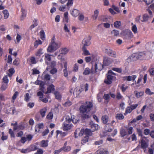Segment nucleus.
<instances>
[{
    "label": "nucleus",
    "mask_w": 154,
    "mask_h": 154,
    "mask_svg": "<svg viewBox=\"0 0 154 154\" xmlns=\"http://www.w3.org/2000/svg\"><path fill=\"white\" fill-rule=\"evenodd\" d=\"M93 106V103L89 101H86L80 106L79 110L82 114V117L84 119H88L91 117L90 111Z\"/></svg>",
    "instance_id": "nucleus-1"
},
{
    "label": "nucleus",
    "mask_w": 154,
    "mask_h": 154,
    "mask_svg": "<svg viewBox=\"0 0 154 154\" xmlns=\"http://www.w3.org/2000/svg\"><path fill=\"white\" fill-rule=\"evenodd\" d=\"M61 45V43L59 41L51 42L47 48V51L48 52H53L60 48Z\"/></svg>",
    "instance_id": "nucleus-2"
},
{
    "label": "nucleus",
    "mask_w": 154,
    "mask_h": 154,
    "mask_svg": "<svg viewBox=\"0 0 154 154\" xmlns=\"http://www.w3.org/2000/svg\"><path fill=\"white\" fill-rule=\"evenodd\" d=\"M113 75H115V74L113 73L112 71H109L108 72L106 79L104 80V83L108 85L111 84L114 77Z\"/></svg>",
    "instance_id": "nucleus-3"
},
{
    "label": "nucleus",
    "mask_w": 154,
    "mask_h": 154,
    "mask_svg": "<svg viewBox=\"0 0 154 154\" xmlns=\"http://www.w3.org/2000/svg\"><path fill=\"white\" fill-rule=\"evenodd\" d=\"M141 147L142 149H146L148 146L149 140L147 139V137H143L141 138Z\"/></svg>",
    "instance_id": "nucleus-4"
},
{
    "label": "nucleus",
    "mask_w": 154,
    "mask_h": 154,
    "mask_svg": "<svg viewBox=\"0 0 154 154\" xmlns=\"http://www.w3.org/2000/svg\"><path fill=\"white\" fill-rule=\"evenodd\" d=\"M101 65L100 63H95L94 65L92 66V68L91 69V72L92 73H94L97 72V70H101Z\"/></svg>",
    "instance_id": "nucleus-5"
},
{
    "label": "nucleus",
    "mask_w": 154,
    "mask_h": 154,
    "mask_svg": "<svg viewBox=\"0 0 154 154\" xmlns=\"http://www.w3.org/2000/svg\"><path fill=\"white\" fill-rule=\"evenodd\" d=\"M91 37L89 36L86 37L84 38L82 41V44L83 45V47H86L87 46H89L91 44L90 40Z\"/></svg>",
    "instance_id": "nucleus-6"
},
{
    "label": "nucleus",
    "mask_w": 154,
    "mask_h": 154,
    "mask_svg": "<svg viewBox=\"0 0 154 154\" xmlns=\"http://www.w3.org/2000/svg\"><path fill=\"white\" fill-rule=\"evenodd\" d=\"M112 60L107 57H103V63L104 66H108L112 62Z\"/></svg>",
    "instance_id": "nucleus-7"
},
{
    "label": "nucleus",
    "mask_w": 154,
    "mask_h": 154,
    "mask_svg": "<svg viewBox=\"0 0 154 154\" xmlns=\"http://www.w3.org/2000/svg\"><path fill=\"white\" fill-rule=\"evenodd\" d=\"M152 17V16H149L148 14H145L143 15L142 20H141V22H146L149 19Z\"/></svg>",
    "instance_id": "nucleus-8"
},
{
    "label": "nucleus",
    "mask_w": 154,
    "mask_h": 154,
    "mask_svg": "<svg viewBox=\"0 0 154 154\" xmlns=\"http://www.w3.org/2000/svg\"><path fill=\"white\" fill-rule=\"evenodd\" d=\"M78 133L79 135V136H82L84 134V129H81V130L79 131V129H77L74 132V134L75 136V137L77 138L76 135H77Z\"/></svg>",
    "instance_id": "nucleus-9"
},
{
    "label": "nucleus",
    "mask_w": 154,
    "mask_h": 154,
    "mask_svg": "<svg viewBox=\"0 0 154 154\" xmlns=\"http://www.w3.org/2000/svg\"><path fill=\"white\" fill-rule=\"evenodd\" d=\"M80 14V12L78 10L74 9L71 11V15L74 17H77Z\"/></svg>",
    "instance_id": "nucleus-10"
},
{
    "label": "nucleus",
    "mask_w": 154,
    "mask_h": 154,
    "mask_svg": "<svg viewBox=\"0 0 154 154\" xmlns=\"http://www.w3.org/2000/svg\"><path fill=\"white\" fill-rule=\"evenodd\" d=\"M63 125V129L64 131H66L70 130L72 127L71 124H68L66 123H64Z\"/></svg>",
    "instance_id": "nucleus-11"
},
{
    "label": "nucleus",
    "mask_w": 154,
    "mask_h": 154,
    "mask_svg": "<svg viewBox=\"0 0 154 154\" xmlns=\"http://www.w3.org/2000/svg\"><path fill=\"white\" fill-rule=\"evenodd\" d=\"M101 120L104 124H106L109 120V117L107 115L103 116L102 117Z\"/></svg>",
    "instance_id": "nucleus-12"
},
{
    "label": "nucleus",
    "mask_w": 154,
    "mask_h": 154,
    "mask_svg": "<svg viewBox=\"0 0 154 154\" xmlns=\"http://www.w3.org/2000/svg\"><path fill=\"white\" fill-rule=\"evenodd\" d=\"M21 11L22 12V15L20 17V20H23L26 16V12L25 9L23 8H21Z\"/></svg>",
    "instance_id": "nucleus-13"
},
{
    "label": "nucleus",
    "mask_w": 154,
    "mask_h": 154,
    "mask_svg": "<svg viewBox=\"0 0 154 154\" xmlns=\"http://www.w3.org/2000/svg\"><path fill=\"white\" fill-rule=\"evenodd\" d=\"M99 13L98 10H95L94 11V14L92 16V18L94 20H96L98 16Z\"/></svg>",
    "instance_id": "nucleus-14"
},
{
    "label": "nucleus",
    "mask_w": 154,
    "mask_h": 154,
    "mask_svg": "<svg viewBox=\"0 0 154 154\" xmlns=\"http://www.w3.org/2000/svg\"><path fill=\"white\" fill-rule=\"evenodd\" d=\"M54 86L52 84L50 85L48 87L47 91L45 94H47L51 93V91L54 90Z\"/></svg>",
    "instance_id": "nucleus-15"
},
{
    "label": "nucleus",
    "mask_w": 154,
    "mask_h": 154,
    "mask_svg": "<svg viewBox=\"0 0 154 154\" xmlns=\"http://www.w3.org/2000/svg\"><path fill=\"white\" fill-rule=\"evenodd\" d=\"M68 49L66 48H62L60 49V54H66L69 51Z\"/></svg>",
    "instance_id": "nucleus-16"
},
{
    "label": "nucleus",
    "mask_w": 154,
    "mask_h": 154,
    "mask_svg": "<svg viewBox=\"0 0 154 154\" xmlns=\"http://www.w3.org/2000/svg\"><path fill=\"white\" fill-rule=\"evenodd\" d=\"M90 125L91 127V131H94L98 129V125L95 124H94L91 123Z\"/></svg>",
    "instance_id": "nucleus-17"
},
{
    "label": "nucleus",
    "mask_w": 154,
    "mask_h": 154,
    "mask_svg": "<svg viewBox=\"0 0 154 154\" xmlns=\"http://www.w3.org/2000/svg\"><path fill=\"white\" fill-rule=\"evenodd\" d=\"M44 127V125L43 123H40L38 125H37L35 127V131H38V132L40 131V129Z\"/></svg>",
    "instance_id": "nucleus-18"
},
{
    "label": "nucleus",
    "mask_w": 154,
    "mask_h": 154,
    "mask_svg": "<svg viewBox=\"0 0 154 154\" xmlns=\"http://www.w3.org/2000/svg\"><path fill=\"white\" fill-rule=\"evenodd\" d=\"M82 91V90H81L80 89H79L78 91L77 88H75L73 92V94L74 96H75L76 97H77L79 95L80 93Z\"/></svg>",
    "instance_id": "nucleus-19"
},
{
    "label": "nucleus",
    "mask_w": 154,
    "mask_h": 154,
    "mask_svg": "<svg viewBox=\"0 0 154 154\" xmlns=\"http://www.w3.org/2000/svg\"><path fill=\"white\" fill-rule=\"evenodd\" d=\"M96 154H109L108 152L106 150L102 149L98 150Z\"/></svg>",
    "instance_id": "nucleus-20"
},
{
    "label": "nucleus",
    "mask_w": 154,
    "mask_h": 154,
    "mask_svg": "<svg viewBox=\"0 0 154 154\" xmlns=\"http://www.w3.org/2000/svg\"><path fill=\"white\" fill-rule=\"evenodd\" d=\"M82 50L84 54L85 55L87 56L90 55L91 54L89 52V51L87 49L86 47H83L82 48Z\"/></svg>",
    "instance_id": "nucleus-21"
},
{
    "label": "nucleus",
    "mask_w": 154,
    "mask_h": 154,
    "mask_svg": "<svg viewBox=\"0 0 154 154\" xmlns=\"http://www.w3.org/2000/svg\"><path fill=\"white\" fill-rule=\"evenodd\" d=\"M137 57L138 59H145L146 58L145 54L143 52L139 53Z\"/></svg>",
    "instance_id": "nucleus-22"
},
{
    "label": "nucleus",
    "mask_w": 154,
    "mask_h": 154,
    "mask_svg": "<svg viewBox=\"0 0 154 154\" xmlns=\"http://www.w3.org/2000/svg\"><path fill=\"white\" fill-rule=\"evenodd\" d=\"M108 54L111 57H116V53L112 50L109 49L108 52Z\"/></svg>",
    "instance_id": "nucleus-23"
},
{
    "label": "nucleus",
    "mask_w": 154,
    "mask_h": 154,
    "mask_svg": "<svg viewBox=\"0 0 154 154\" xmlns=\"http://www.w3.org/2000/svg\"><path fill=\"white\" fill-rule=\"evenodd\" d=\"M47 110V108L46 107H44L40 110V114L42 117H43L45 116V114Z\"/></svg>",
    "instance_id": "nucleus-24"
},
{
    "label": "nucleus",
    "mask_w": 154,
    "mask_h": 154,
    "mask_svg": "<svg viewBox=\"0 0 154 154\" xmlns=\"http://www.w3.org/2000/svg\"><path fill=\"white\" fill-rule=\"evenodd\" d=\"M48 145V141L42 140L41 142V146L42 147H47Z\"/></svg>",
    "instance_id": "nucleus-25"
},
{
    "label": "nucleus",
    "mask_w": 154,
    "mask_h": 154,
    "mask_svg": "<svg viewBox=\"0 0 154 154\" xmlns=\"http://www.w3.org/2000/svg\"><path fill=\"white\" fill-rule=\"evenodd\" d=\"M45 60L46 63H47V61H50L51 60V55L45 54Z\"/></svg>",
    "instance_id": "nucleus-26"
},
{
    "label": "nucleus",
    "mask_w": 154,
    "mask_h": 154,
    "mask_svg": "<svg viewBox=\"0 0 154 154\" xmlns=\"http://www.w3.org/2000/svg\"><path fill=\"white\" fill-rule=\"evenodd\" d=\"M120 134L122 137H124L127 135V132L125 129L122 128L120 130Z\"/></svg>",
    "instance_id": "nucleus-27"
},
{
    "label": "nucleus",
    "mask_w": 154,
    "mask_h": 154,
    "mask_svg": "<svg viewBox=\"0 0 154 154\" xmlns=\"http://www.w3.org/2000/svg\"><path fill=\"white\" fill-rule=\"evenodd\" d=\"M121 25V23L120 21H117L114 23V26L115 28H119Z\"/></svg>",
    "instance_id": "nucleus-28"
},
{
    "label": "nucleus",
    "mask_w": 154,
    "mask_h": 154,
    "mask_svg": "<svg viewBox=\"0 0 154 154\" xmlns=\"http://www.w3.org/2000/svg\"><path fill=\"white\" fill-rule=\"evenodd\" d=\"M103 98L106 102L108 103L110 99V95L109 94H105L103 96Z\"/></svg>",
    "instance_id": "nucleus-29"
},
{
    "label": "nucleus",
    "mask_w": 154,
    "mask_h": 154,
    "mask_svg": "<svg viewBox=\"0 0 154 154\" xmlns=\"http://www.w3.org/2000/svg\"><path fill=\"white\" fill-rule=\"evenodd\" d=\"M116 117L117 119L121 120L123 119L124 117L122 114L121 113H118L116 115Z\"/></svg>",
    "instance_id": "nucleus-30"
},
{
    "label": "nucleus",
    "mask_w": 154,
    "mask_h": 154,
    "mask_svg": "<svg viewBox=\"0 0 154 154\" xmlns=\"http://www.w3.org/2000/svg\"><path fill=\"white\" fill-rule=\"evenodd\" d=\"M62 149V151L63 150L65 152H67L70 151L71 149V147L69 146L63 147L61 148Z\"/></svg>",
    "instance_id": "nucleus-31"
},
{
    "label": "nucleus",
    "mask_w": 154,
    "mask_h": 154,
    "mask_svg": "<svg viewBox=\"0 0 154 154\" xmlns=\"http://www.w3.org/2000/svg\"><path fill=\"white\" fill-rule=\"evenodd\" d=\"M44 52H43L42 49L41 48L39 49L35 53L36 56L39 57Z\"/></svg>",
    "instance_id": "nucleus-32"
},
{
    "label": "nucleus",
    "mask_w": 154,
    "mask_h": 154,
    "mask_svg": "<svg viewBox=\"0 0 154 154\" xmlns=\"http://www.w3.org/2000/svg\"><path fill=\"white\" fill-rule=\"evenodd\" d=\"M89 137L88 136H86L82 140L81 143L82 144L84 143H86L88 142V140Z\"/></svg>",
    "instance_id": "nucleus-33"
},
{
    "label": "nucleus",
    "mask_w": 154,
    "mask_h": 154,
    "mask_svg": "<svg viewBox=\"0 0 154 154\" xmlns=\"http://www.w3.org/2000/svg\"><path fill=\"white\" fill-rule=\"evenodd\" d=\"M111 34L113 35L114 36H118L119 34V31L114 29L111 32Z\"/></svg>",
    "instance_id": "nucleus-34"
},
{
    "label": "nucleus",
    "mask_w": 154,
    "mask_h": 154,
    "mask_svg": "<svg viewBox=\"0 0 154 154\" xmlns=\"http://www.w3.org/2000/svg\"><path fill=\"white\" fill-rule=\"evenodd\" d=\"M3 12L4 14V19H7L9 16V14L7 10H4L3 11Z\"/></svg>",
    "instance_id": "nucleus-35"
},
{
    "label": "nucleus",
    "mask_w": 154,
    "mask_h": 154,
    "mask_svg": "<svg viewBox=\"0 0 154 154\" xmlns=\"http://www.w3.org/2000/svg\"><path fill=\"white\" fill-rule=\"evenodd\" d=\"M128 86L127 85H126L124 84H123L122 85L121 87V89L123 92H124L128 88Z\"/></svg>",
    "instance_id": "nucleus-36"
},
{
    "label": "nucleus",
    "mask_w": 154,
    "mask_h": 154,
    "mask_svg": "<svg viewBox=\"0 0 154 154\" xmlns=\"http://www.w3.org/2000/svg\"><path fill=\"white\" fill-rule=\"evenodd\" d=\"M42 44V42L40 40H36L34 44V46L35 48H37L39 45H41Z\"/></svg>",
    "instance_id": "nucleus-37"
},
{
    "label": "nucleus",
    "mask_w": 154,
    "mask_h": 154,
    "mask_svg": "<svg viewBox=\"0 0 154 154\" xmlns=\"http://www.w3.org/2000/svg\"><path fill=\"white\" fill-rule=\"evenodd\" d=\"M40 35L41 38L42 40H44L45 38V34L43 30H42L40 32Z\"/></svg>",
    "instance_id": "nucleus-38"
},
{
    "label": "nucleus",
    "mask_w": 154,
    "mask_h": 154,
    "mask_svg": "<svg viewBox=\"0 0 154 154\" xmlns=\"http://www.w3.org/2000/svg\"><path fill=\"white\" fill-rule=\"evenodd\" d=\"M8 86V84L3 83L1 87V89L2 91L5 90L7 88Z\"/></svg>",
    "instance_id": "nucleus-39"
},
{
    "label": "nucleus",
    "mask_w": 154,
    "mask_h": 154,
    "mask_svg": "<svg viewBox=\"0 0 154 154\" xmlns=\"http://www.w3.org/2000/svg\"><path fill=\"white\" fill-rule=\"evenodd\" d=\"M90 72V70L88 68H86L83 72V74L84 75H86L89 74Z\"/></svg>",
    "instance_id": "nucleus-40"
},
{
    "label": "nucleus",
    "mask_w": 154,
    "mask_h": 154,
    "mask_svg": "<svg viewBox=\"0 0 154 154\" xmlns=\"http://www.w3.org/2000/svg\"><path fill=\"white\" fill-rule=\"evenodd\" d=\"M34 84L36 85H40V86H42L44 85V83L42 81L37 80L35 82Z\"/></svg>",
    "instance_id": "nucleus-41"
},
{
    "label": "nucleus",
    "mask_w": 154,
    "mask_h": 154,
    "mask_svg": "<svg viewBox=\"0 0 154 154\" xmlns=\"http://www.w3.org/2000/svg\"><path fill=\"white\" fill-rule=\"evenodd\" d=\"M91 130L86 129L84 130V134L88 135H91Z\"/></svg>",
    "instance_id": "nucleus-42"
},
{
    "label": "nucleus",
    "mask_w": 154,
    "mask_h": 154,
    "mask_svg": "<svg viewBox=\"0 0 154 154\" xmlns=\"http://www.w3.org/2000/svg\"><path fill=\"white\" fill-rule=\"evenodd\" d=\"M137 131L139 136H141V138L142 137H144L142 134V131L141 130L140 128H137Z\"/></svg>",
    "instance_id": "nucleus-43"
},
{
    "label": "nucleus",
    "mask_w": 154,
    "mask_h": 154,
    "mask_svg": "<svg viewBox=\"0 0 154 154\" xmlns=\"http://www.w3.org/2000/svg\"><path fill=\"white\" fill-rule=\"evenodd\" d=\"M143 92L142 91L138 92H136V93H135L136 96L138 98L143 96Z\"/></svg>",
    "instance_id": "nucleus-44"
},
{
    "label": "nucleus",
    "mask_w": 154,
    "mask_h": 154,
    "mask_svg": "<svg viewBox=\"0 0 154 154\" xmlns=\"http://www.w3.org/2000/svg\"><path fill=\"white\" fill-rule=\"evenodd\" d=\"M28 148L29 151V152L31 151H35L37 149L36 146H31Z\"/></svg>",
    "instance_id": "nucleus-45"
},
{
    "label": "nucleus",
    "mask_w": 154,
    "mask_h": 154,
    "mask_svg": "<svg viewBox=\"0 0 154 154\" xmlns=\"http://www.w3.org/2000/svg\"><path fill=\"white\" fill-rule=\"evenodd\" d=\"M72 116H71V118L69 116H66V122L67 123H69L71 121H72Z\"/></svg>",
    "instance_id": "nucleus-46"
},
{
    "label": "nucleus",
    "mask_w": 154,
    "mask_h": 154,
    "mask_svg": "<svg viewBox=\"0 0 154 154\" xmlns=\"http://www.w3.org/2000/svg\"><path fill=\"white\" fill-rule=\"evenodd\" d=\"M53 115L52 112H50L47 115L46 118L48 119H51L53 118Z\"/></svg>",
    "instance_id": "nucleus-47"
},
{
    "label": "nucleus",
    "mask_w": 154,
    "mask_h": 154,
    "mask_svg": "<svg viewBox=\"0 0 154 154\" xmlns=\"http://www.w3.org/2000/svg\"><path fill=\"white\" fill-rule=\"evenodd\" d=\"M145 93L149 95H151L154 94V93L152 92L149 88H147L146 89Z\"/></svg>",
    "instance_id": "nucleus-48"
},
{
    "label": "nucleus",
    "mask_w": 154,
    "mask_h": 154,
    "mask_svg": "<svg viewBox=\"0 0 154 154\" xmlns=\"http://www.w3.org/2000/svg\"><path fill=\"white\" fill-rule=\"evenodd\" d=\"M29 95L28 93H26L24 95V100L26 101H28L29 100Z\"/></svg>",
    "instance_id": "nucleus-49"
},
{
    "label": "nucleus",
    "mask_w": 154,
    "mask_h": 154,
    "mask_svg": "<svg viewBox=\"0 0 154 154\" xmlns=\"http://www.w3.org/2000/svg\"><path fill=\"white\" fill-rule=\"evenodd\" d=\"M44 79L46 81L49 80L50 79V76L48 74H46L44 76Z\"/></svg>",
    "instance_id": "nucleus-50"
},
{
    "label": "nucleus",
    "mask_w": 154,
    "mask_h": 154,
    "mask_svg": "<svg viewBox=\"0 0 154 154\" xmlns=\"http://www.w3.org/2000/svg\"><path fill=\"white\" fill-rule=\"evenodd\" d=\"M3 83L8 84V79L7 75L5 76L3 78Z\"/></svg>",
    "instance_id": "nucleus-51"
},
{
    "label": "nucleus",
    "mask_w": 154,
    "mask_h": 154,
    "mask_svg": "<svg viewBox=\"0 0 154 154\" xmlns=\"http://www.w3.org/2000/svg\"><path fill=\"white\" fill-rule=\"evenodd\" d=\"M18 94H19L18 93L17 91H16L15 92L14 94V95L12 97V101L13 102H14V100L16 99L17 96L18 95Z\"/></svg>",
    "instance_id": "nucleus-52"
},
{
    "label": "nucleus",
    "mask_w": 154,
    "mask_h": 154,
    "mask_svg": "<svg viewBox=\"0 0 154 154\" xmlns=\"http://www.w3.org/2000/svg\"><path fill=\"white\" fill-rule=\"evenodd\" d=\"M54 94L56 98L57 99H59L61 98V95L60 93L58 92H54Z\"/></svg>",
    "instance_id": "nucleus-53"
},
{
    "label": "nucleus",
    "mask_w": 154,
    "mask_h": 154,
    "mask_svg": "<svg viewBox=\"0 0 154 154\" xmlns=\"http://www.w3.org/2000/svg\"><path fill=\"white\" fill-rule=\"evenodd\" d=\"M39 99L41 101L45 103H46L48 101V99L45 97H39Z\"/></svg>",
    "instance_id": "nucleus-54"
},
{
    "label": "nucleus",
    "mask_w": 154,
    "mask_h": 154,
    "mask_svg": "<svg viewBox=\"0 0 154 154\" xmlns=\"http://www.w3.org/2000/svg\"><path fill=\"white\" fill-rule=\"evenodd\" d=\"M128 133L129 134H132L133 131V128L132 127H130L128 129Z\"/></svg>",
    "instance_id": "nucleus-55"
},
{
    "label": "nucleus",
    "mask_w": 154,
    "mask_h": 154,
    "mask_svg": "<svg viewBox=\"0 0 154 154\" xmlns=\"http://www.w3.org/2000/svg\"><path fill=\"white\" fill-rule=\"evenodd\" d=\"M68 12H66L64 13V15L65 21L67 23L68 22Z\"/></svg>",
    "instance_id": "nucleus-56"
},
{
    "label": "nucleus",
    "mask_w": 154,
    "mask_h": 154,
    "mask_svg": "<svg viewBox=\"0 0 154 154\" xmlns=\"http://www.w3.org/2000/svg\"><path fill=\"white\" fill-rule=\"evenodd\" d=\"M132 30L134 33L137 32V28L136 25H134L132 27Z\"/></svg>",
    "instance_id": "nucleus-57"
},
{
    "label": "nucleus",
    "mask_w": 154,
    "mask_h": 154,
    "mask_svg": "<svg viewBox=\"0 0 154 154\" xmlns=\"http://www.w3.org/2000/svg\"><path fill=\"white\" fill-rule=\"evenodd\" d=\"M132 110L130 106H128L127 107L125 111V112L126 113H130Z\"/></svg>",
    "instance_id": "nucleus-58"
},
{
    "label": "nucleus",
    "mask_w": 154,
    "mask_h": 154,
    "mask_svg": "<svg viewBox=\"0 0 154 154\" xmlns=\"http://www.w3.org/2000/svg\"><path fill=\"white\" fill-rule=\"evenodd\" d=\"M8 71L11 74V75H9V76H11L14 73L15 70L13 68L10 69H9Z\"/></svg>",
    "instance_id": "nucleus-59"
},
{
    "label": "nucleus",
    "mask_w": 154,
    "mask_h": 154,
    "mask_svg": "<svg viewBox=\"0 0 154 154\" xmlns=\"http://www.w3.org/2000/svg\"><path fill=\"white\" fill-rule=\"evenodd\" d=\"M144 134L146 135H148L150 133V130L148 128L145 129L143 131Z\"/></svg>",
    "instance_id": "nucleus-60"
},
{
    "label": "nucleus",
    "mask_w": 154,
    "mask_h": 154,
    "mask_svg": "<svg viewBox=\"0 0 154 154\" xmlns=\"http://www.w3.org/2000/svg\"><path fill=\"white\" fill-rule=\"evenodd\" d=\"M79 68V65L78 64H75L73 67V71L75 72L78 71Z\"/></svg>",
    "instance_id": "nucleus-61"
},
{
    "label": "nucleus",
    "mask_w": 154,
    "mask_h": 154,
    "mask_svg": "<svg viewBox=\"0 0 154 154\" xmlns=\"http://www.w3.org/2000/svg\"><path fill=\"white\" fill-rule=\"evenodd\" d=\"M131 138L133 141L137 140V137L135 134H134L131 136Z\"/></svg>",
    "instance_id": "nucleus-62"
},
{
    "label": "nucleus",
    "mask_w": 154,
    "mask_h": 154,
    "mask_svg": "<svg viewBox=\"0 0 154 154\" xmlns=\"http://www.w3.org/2000/svg\"><path fill=\"white\" fill-rule=\"evenodd\" d=\"M150 74L151 75H154V68H152L149 70Z\"/></svg>",
    "instance_id": "nucleus-63"
},
{
    "label": "nucleus",
    "mask_w": 154,
    "mask_h": 154,
    "mask_svg": "<svg viewBox=\"0 0 154 154\" xmlns=\"http://www.w3.org/2000/svg\"><path fill=\"white\" fill-rule=\"evenodd\" d=\"M151 121L154 122V113H150L149 115Z\"/></svg>",
    "instance_id": "nucleus-64"
}]
</instances>
